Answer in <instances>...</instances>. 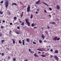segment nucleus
I'll return each mask as SVG.
<instances>
[{"label":"nucleus","mask_w":61,"mask_h":61,"mask_svg":"<svg viewBox=\"0 0 61 61\" xmlns=\"http://www.w3.org/2000/svg\"><path fill=\"white\" fill-rule=\"evenodd\" d=\"M49 17H51V15H49Z\"/></svg>","instance_id":"44"},{"label":"nucleus","mask_w":61,"mask_h":61,"mask_svg":"<svg viewBox=\"0 0 61 61\" xmlns=\"http://www.w3.org/2000/svg\"><path fill=\"white\" fill-rule=\"evenodd\" d=\"M21 25H23V26H24V22H22L21 24Z\"/></svg>","instance_id":"20"},{"label":"nucleus","mask_w":61,"mask_h":61,"mask_svg":"<svg viewBox=\"0 0 61 61\" xmlns=\"http://www.w3.org/2000/svg\"><path fill=\"white\" fill-rule=\"evenodd\" d=\"M12 40L13 41V44H15V41H14V39H12Z\"/></svg>","instance_id":"15"},{"label":"nucleus","mask_w":61,"mask_h":61,"mask_svg":"<svg viewBox=\"0 0 61 61\" xmlns=\"http://www.w3.org/2000/svg\"><path fill=\"white\" fill-rule=\"evenodd\" d=\"M44 12L46 13H47V12H46V10H44Z\"/></svg>","instance_id":"32"},{"label":"nucleus","mask_w":61,"mask_h":61,"mask_svg":"<svg viewBox=\"0 0 61 61\" xmlns=\"http://www.w3.org/2000/svg\"><path fill=\"white\" fill-rule=\"evenodd\" d=\"M50 24H51V22H50Z\"/></svg>","instance_id":"62"},{"label":"nucleus","mask_w":61,"mask_h":61,"mask_svg":"<svg viewBox=\"0 0 61 61\" xmlns=\"http://www.w3.org/2000/svg\"><path fill=\"white\" fill-rule=\"evenodd\" d=\"M60 38H57V40L58 41L59 40H60Z\"/></svg>","instance_id":"26"},{"label":"nucleus","mask_w":61,"mask_h":61,"mask_svg":"<svg viewBox=\"0 0 61 61\" xmlns=\"http://www.w3.org/2000/svg\"><path fill=\"white\" fill-rule=\"evenodd\" d=\"M38 53H41V52H40V51H39Z\"/></svg>","instance_id":"57"},{"label":"nucleus","mask_w":61,"mask_h":61,"mask_svg":"<svg viewBox=\"0 0 61 61\" xmlns=\"http://www.w3.org/2000/svg\"><path fill=\"white\" fill-rule=\"evenodd\" d=\"M42 3L43 4H44V5H47V6H48V5L47 4L45 3V2H42Z\"/></svg>","instance_id":"9"},{"label":"nucleus","mask_w":61,"mask_h":61,"mask_svg":"<svg viewBox=\"0 0 61 61\" xmlns=\"http://www.w3.org/2000/svg\"><path fill=\"white\" fill-rule=\"evenodd\" d=\"M33 43L34 44H36V42L34 41H33Z\"/></svg>","instance_id":"29"},{"label":"nucleus","mask_w":61,"mask_h":61,"mask_svg":"<svg viewBox=\"0 0 61 61\" xmlns=\"http://www.w3.org/2000/svg\"><path fill=\"white\" fill-rule=\"evenodd\" d=\"M4 54L3 53H2V56H4Z\"/></svg>","instance_id":"36"},{"label":"nucleus","mask_w":61,"mask_h":61,"mask_svg":"<svg viewBox=\"0 0 61 61\" xmlns=\"http://www.w3.org/2000/svg\"><path fill=\"white\" fill-rule=\"evenodd\" d=\"M24 61H27V60H24Z\"/></svg>","instance_id":"55"},{"label":"nucleus","mask_w":61,"mask_h":61,"mask_svg":"<svg viewBox=\"0 0 61 61\" xmlns=\"http://www.w3.org/2000/svg\"><path fill=\"white\" fill-rule=\"evenodd\" d=\"M37 28L36 27H33V28Z\"/></svg>","instance_id":"49"},{"label":"nucleus","mask_w":61,"mask_h":61,"mask_svg":"<svg viewBox=\"0 0 61 61\" xmlns=\"http://www.w3.org/2000/svg\"><path fill=\"white\" fill-rule=\"evenodd\" d=\"M4 42H5V40H2L1 41V43L3 44Z\"/></svg>","instance_id":"24"},{"label":"nucleus","mask_w":61,"mask_h":61,"mask_svg":"<svg viewBox=\"0 0 61 61\" xmlns=\"http://www.w3.org/2000/svg\"><path fill=\"white\" fill-rule=\"evenodd\" d=\"M48 47H51V46L50 45L49 46H48Z\"/></svg>","instance_id":"59"},{"label":"nucleus","mask_w":61,"mask_h":61,"mask_svg":"<svg viewBox=\"0 0 61 61\" xmlns=\"http://www.w3.org/2000/svg\"><path fill=\"white\" fill-rule=\"evenodd\" d=\"M50 57L51 58H52V57H53V56L52 55H50Z\"/></svg>","instance_id":"39"},{"label":"nucleus","mask_w":61,"mask_h":61,"mask_svg":"<svg viewBox=\"0 0 61 61\" xmlns=\"http://www.w3.org/2000/svg\"><path fill=\"white\" fill-rule=\"evenodd\" d=\"M8 59H10V57L9 56H8Z\"/></svg>","instance_id":"45"},{"label":"nucleus","mask_w":61,"mask_h":61,"mask_svg":"<svg viewBox=\"0 0 61 61\" xmlns=\"http://www.w3.org/2000/svg\"><path fill=\"white\" fill-rule=\"evenodd\" d=\"M14 5H16L17 4H16V3H15Z\"/></svg>","instance_id":"56"},{"label":"nucleus","mask_w":61,"mask_h":61,"mask_svg":"<svg viewBox=\"0 0 61 61\" xmlns=\"http://www.w3.org/2000/svg\"><path fill=\"white\" fill-rule=\"evenodd\" d=\"M47 50H49V49H47Z\"/></svg>","instance_id":"63"},{"label":"nucleus","mask_w":61,"mask_h":61,"mask_svg":"<svg viewBox=\"0 0 61 61\" xmlns=\"http://www.w3.org/2000/svg\"><path fill=\"white\" fill-rule=\"evenodd\" d=\"M3 28H4V26H2L1 27V29H2Z\"/></svg>","instance_id":"47"},{"label":"nucleus","mask_w":61,"mask_h":61,"mask_svg":"<svg viewBox=\"0 0 61 61\" xmlns=\"http://www.w3.org/2000/svg\"><path fill=\"white\" fill-rule=\"evenodd\" d=\"M17 19V17H14V20H16V19Z\"/></svg>","instance_id":"21"},{"label":"nucleus","mask_w":61,"mask_h":61,"mask_svg":"<svg viewBox=\"0 0 61 61\" xmlns=\"http://www.w3.org/2000/svg\"><path fill=\"white\" fill-rule=\"evenodd\" d=\"M57 39V37L56 36L53 39V41H56Z\"/></svg>","instance_id":"4"},{"label":"nucleus","mask_w":61,"mask_h":61,"mask_svg":"<svg viewBox=\"0 0 61 61\" xmlns=\"http://www.w3.org/2000/svg\"><path fill=\"white\" fill-rule=\"evenodd\" d=\"M30 52V53H31L32 54H34V52L32 51H31Z\"/></svg>","instance_id":"19"},{"label":"nucleus","mask_w":61,"mask_h":61,"mask_svg":"<svg viewBox=\"0 0 61 61\" xmlns=\"http://www.w3.org/2000/svg\"><path fill=\"white\" fill-rule=\"evenodd\" d=\"M44 53H45V52H43L42 53V54H44Z\"/></svg>","instance_id":"52"},{"label":"nucleus","mask_w":61,"mask_h":61,"mask_svg":"<svg viewBox=\"0 0 61 61\" xmlns=\"http://www.w3.org/2000/svg\"><path fill=\"white\" fill-rule=\"evenodd\" d=\"M11 32H12V31H11V30L9 32V34L10 35H11Z\"/></svg>","instance_id":"30"},{"label":"nucleus","mask_w":61,"mask_h":61,"mask_svg":"<svg viewBox=\"0 0 61 61\" xmlns=\"http://www.w3.org/2000/svg\"><path fill=\"white\" fill-rule=\"evenodd\" d=\"M20 23H22V21H20Z\"/></svg>","instance_id":"61"},{"label":"nucleus","mask_w":61,"mask_h":61,"mask_svg":"<svg viewBox=\"0 0 61 61\" xmlns=\"http://www.w3.org/2000/svg\"><path fill=\"white\" fill-rule=\"evenodd\" d=\"M54 58H55L56 59V60H57L58 59V57L56 56H54Z\"/></svg>","instance_id":"6"},{"label":"nucleus","mask_w":61,"mask_h":61,"mask_svg":"<svg viewBox=\"0 0 61 61\" xmlns=\"http://www.w3.org/2000/svg\"><path fill=\"white\" fill-rule=\"evenodd\" d=\"M30 5H28V7L27 8V12L29 13L30 12Z\"/></svg>","instance_id":"3"},{"label":"nucleus","mask_w":61,"mask_h":61,"mask_svg":"<svg viewBox=\"0 0 61 61\" xmlns=\"http://www.w3.org/2000/svg\"><path fill=\"white\" fill-rule=\"evenodd\" d=\"M15 3H13L12 4V5H15Z\"/></svg>","instance_id":"54"},{"label":"nucleus","mask_w":61,"mask_h":61,"mask_svg":"<svg viewBox=\"0 0 61 61\" xmlns=\"http://www.w3.org/2000/svg\"><path fill=\"white\" fill-rule=\"evenodd\" d=\"M45 32L46 34H47L48 33V32L47 31H45Z\"/></svg>","instance_id":"25"},{"label":"nucleus","mask_w":61,"mask_h":61,"mask_svg":"<svg viewBox=\"0 0 61 61\" xmlns=\"http://www.w3.org/2000/svg\"><path fill=\"white\" fill-rule=\"evenodd\" d=\"M26 41L27 42H29V41H30V40H29V39H28V38H26Z\"/></svg>","instance_id":"14"},{"label":"nucleus","mask_w":61,"mask_h":61,"mask_svg":"<svg viewBox=\"0 0 61 61\" xmlns=\"http://www.w3.org/2000/svg\"><path fill=\"white\" fill-rule=\"evenodd\" d=\"M8 0H6V2H5V6L6 8H7L8 6V4H9L8 1Z\"/></svg>","instance_id":"1"},{"label":"nucleus","mask_w":61,"mask_h":61,"mask_svg":"<svg viewBox=\"0 0 61 61\" xmlns=\"http://www.w3.org/2000/svg\"><path fill=\"white\" fill-rule=\"evenodd\" d=\"M34 25H35V24L34 23H33L31 24V26L32 27H33Z\"/></svg>","instance_id":"18"},{"label":"nucleus","mask_w":61,"mask_h":61,"mask_svg":"<svg viewBox=\"0 0 61 61\" xmlns=\"http://www.w3.org/2000/svg\"><path fill=\"white\" fill-rule=\"evenodd\" d=\"M22 45H25V40H22Z\"/></svg>","instance_id":"10"},{"label":"nucleus","mask_w":61,"mask_h":61,"mask_svg":"<svg viewBox=\"0 0 61 61\" xmlns=\"http://www.w3.org/2000/svg\"><path fill=\"white\" fill-rule=\"evenodd\" d=\"M29 52H30L31 51V49H29Z\"/></svg>","instance_id":"42"},{"label":"nucleus","mask_w":61,"mask_h":61,"mask_svg":"<svg viewBox=\"0 0 61 61\" xmlns=\"http://www.w3.org/2000/svg\"><path fill=\"white\" fill-rule=\"evenodd\" d=\"M41 37L42 38L44 39H45V36H44V35L42 34L41 36Z\"/></svg>","instance_id":"8"},{"label":"nucleus","mask_w":61,"mask_h":61,"mask_svg":"<svg viewBox=\"0 0 61 61\" xmlns=\"http://www.w3.org/2000/svg\"><path fill=\"white\" fill-rule=\"evenodd\" d=\"M17 29H20V27H19V26H18V27H17Z\"/></svg>","instance_id":"37"},{"label":"nucleus","mask_w":61,"mask_h":61,"mask_svg":"<svg viewBox=\"0 0 61 61\" xmlns=\"http://www.w3.org/2000/svg\"><path fill=\"white\" fill-rule=\"evenodd\" d=\"M34 56L35 57H38V56L37 55H36V54L35 53L34 54Z\"/></svg>","instance_id":"12"},{"label":"nucleus","mask_w":61,"mask_h":61,"mask_svg":"<svg viewBox=\"0 0 61 61\" xmlns=\"http://www.w3.org/2000/svg\"><path fill=\"white\" fill-rule=\"evenodd\" d=\"M44 42H45V43H46V40H44Z\"/></svg>","instance_id":"46"},{"label":"nucleus","mask_w":61,"mask_h":61,"mask_svg":"<svg viewBox=\"0 0 61 61\" xmlns=\"http://www.w3.org/2000/svg\"><path fill=\"white\" fill-rule=\"evenodd\" d=\"M33 15L32 14H31L30 16V18H31V19H32V18H33Z\"/></svg>","instance_id":"17"},{"label":"nucleus","mask_w":61,"mask_h":61,"mask_svg":"<svg viewBox=\"0 0 61 61\" xmlns=\"http://www.w3.org/2000/svg\"><path fill=\"white\" fill-rule=\"evenodd\" d=\"M39 42L40 43H42V41L41 40H39Z\"/></svg>","instance_id":"23"},{"label":"nucleus","mask_w":61,"mask_h":61,"mask_svg":"<svg viewBox=\"0 0 61 61\" xmlns=\"http://www.w3.org/2000/svg\"><path fill=\"white\" fill-rule=\"evenodd\" d=\"M35 6L36 7H37V5H35Z\"/></svg>","instance_id":"60"},{"label":"nucleus","mask_w":61,"mask_h":61,"mask_svg":"<svg viewBox=\"0 0 61 61\" xmlns=\"http://www.w3.org/2000/svg\"><path fill=\"white\" fill-rule=\"evenodd\" d=\"M41 56L42 57H46V55H41Z\"/></svg>","instance_id":"13"},{"label":"nucleus","mask_w":61,"mask_h":61,"mask_svg":"<svg viewBox=\"0 0 61 61\" xmlns=\"http://www.w3.org/2000/svg\"><path fill=\"white\" fill-rule=\"evenodd\" d=\"M54 53L55 54H57V53H58V50H57L55 51Z\"/></svg>","instance_id":"11"},{"label":"nucleus","mask_w":61,"mask_h":61,"mask_svg":"<svg viewBox=\"0 0 61 61\" xmlns=\"http://www.w3.org/2000/svg\"><path fill=\"white\" fill-rule=\"evenodd\" d=\"M19 20L20 21H21V20H20V19H19Z\"/></svg>","instance_id":"64"},{"label":"nucleus","mask_w":61,"mask_h":61,"mask_svg":"<svg viewBox=\"0 0 61 61\" xmlns=\"http://www.w3.org/2000/svg\"><path fill=\"white\" fill-rule=\"evenodd\" d=\"M50 50L51 52H53V51L52 49H51Z\"/></svg>","instance_id":"38"},{"label":"nucleus","mask_w":61,"mask_h":61,"mask_svg":"<svg viewBox=\"0 0 61 61\" xmlns=\"http://www.w3.org/2000/svg\"><path fill=\"white\" fill-rule=\"evenodd\" d=\"M25 21H26V23H27L28 26H29L30 25V22L28 21V20L27 19L25 20Z\"/></svg>","instance_id":"2"},{"label":"nucleus","mask_w":61,"mask_h":61,"mask_svg":"<svg viewBox=\"0 0 61 61\" xmlns=\"http://www.w3.org/2000/svg\"><path fill=\"white\" fill-rule=\"evenodd\" d=\"M47 28L48 29H49L50 28V27H49V26H47Z\"/></svg>","instance_id":"40"},{"label":"nucleus","mask_w":61,"mask_h":61,"mask_svg":"<svg viewBox=\"0 0 61 61\" xmlns=\"http://www.w3.org/2000/svg\"><path fill=\"white\" fill-rule=\"evenodd\" d=\"M0 14H3V12L0 10Z\"/></svg>","instance_id":"27"},{"label":"nucleus","mask_w":61,"mask_h":61,"mask_svg":"<svg viewBox=\"0 0 61 61\" xmlns=\"http://www.w3.org/2000/svg\"><path fill=\"white\" fill-rule=\"evenodd\" d=\"M2 22H3V23H5V20H3L2 21Z\"/></svg>","instance_id":"50"},{"label":"nucleus","mask_w":61,"mask_h":61,"mask_svg":"<svg viewBox=\"0 0 61 61\" xmlns=\"http://www.w3.org/2000/svg\"><path fill=\"white\" fill-rule=\"evenodd\" d=\"M51 23L52 24H55V23L54 22H51Z\"/></svg>","instance_id":"35"},{"label":"nucleus","mask_w":61,"mask_h":61,"mask_svg":"<svg viewBox=\"0 0 61 61\" xmlns=\"http://www.w3.org/2000/svg\"><path fill=\"white\" fill-rule=\"evenodd\" d=\"M23 12H22L21 14V17H23Z\"/></svg>","instance_id":"16"},{"label":"nucleus","mask_w":61,"mask_h":61,"mask_svg":"<svg viewBox=\"0 0 61 61\" xmlns=\"http://www.w3.org/2000/svg\"><path fill=\"white\" fill-rule=\"evenodd\" d=\"M49 10H51H51H52V9L51 8H50L49 9Z\"/></svg>","instance_id":"48"},{"label":"nucleus","mask_w":61,"mask_h":61,"mask_svg":"<svg viewBox=\"0 0 61 61\" xmlns=\"http://www.w3.org/2000/svg\"><path fill=\"white\" fill-rule=\"evenodd\" d=\"M39 50V51H42L39 49H38L37 50Z\"/></svg>","instance_id":"43"},{"label":"nucleus","mask_w":61,"mask_h":61,"mask_svg":"<svg viewBox=\"0 0 61 61\" xmlns=\"http://www.w3.org/2000/svg\"><path fill=\"white\" fill-rule=\"evenodd\" d=\"M36 14H38V12H37V11L36 12Z\"/></svg>","instance_id":"53"},{"label":"nucleus","mask_w":61,"mask_h":61,"mask_svg":"<svg viewBox=\"0 0 61 61\" xmlns=\"http://www.w3.org/2000/svg\"><path fill=\"white\" fill-rule=\"evenodd\" d=\"M3 3H4V1H1L0 2V3H1V4H3Z\"/></svg>","instance_id":"31"},{"label":"nucleus","mask_w":61,"mask_h":61,"mask_svg":"<svg viewBox=\"0 0 61 61\" xmlns=\"http://www.w3.org/2000/svg\"><path fill=\"white\" fill-rule=\"evenodd\" d=\"M41 29L42 30H43L44 29V27H42Z\"/></svg>","instance_id":"51"},{"label":"nucleus","mask_w":61,"mask_h":61,"mask_svg":"<svg viewBox=\"0 0 61 61\" xmlns=\"http://www.w3.org/2000/svg\"><path fill=\"white\" fill-rule=\"evenodd\" d=\"M10 25H13V24L12 23H10Z\"/></svg>","instance_id":"41"},{"label":"nucleus","mask_w":61,"mask_h":61,"mask_svg":"<svg viewBox=\"0 0 61 61\" xmlns=\"http://www.w3.org/2000/svg\"><path fill=\"white\" fill-rule=\"evenodd\" d=\"M19 43L20 44H22V42L21 41V40H19Z\"/></svg>","instance_id":"22"},{"label":"nucleus","mask_w":61,"mask_h":61,"mask_svg":"<svg viewBox=\"0 0 61 61\" xmlns=\"http://www.w3.org/2000/svg\"><path fill=\"white\" fill-rule=\"evenodd\" d=\"M13 61H15V58H13Z\"/></svg>","instance_id":"34"},{"label":"nucleus","mask_w":61,"mask_h":61,"mask_svg":"<svg viewBox=\"0 0 61 61\" xmlns=\"http://www.w3.org/2000/svg\"><path fill=\"white\" fill-rule=\"evenodd\" d=\"M39 10H40V9H37V11H39Z\"/></svg>","instance_id":"33"},{"label":"nucleus","mask_w":61,"mask_h":61,"mask_svg":"<svg viewBox=\"0 0 61 61\" xmlns=\"http://www.w3.org/2000/svg\"><path fill=\"white\" fill-rule=\"evenodd\" d=\"M1 20H0V24H1Z\"/></svg>","instance_id":"58"},{"label":"nucleus","mask_w":61,"mask_h":61,"mask_svg":"<svg viewBox=\"0 0 61 61\" xmlns=\"http://www.w3.org/2000/svg\"><path fill=\"white\" fill-rule=\"evenodd\" d=\"M57 8L58 10H59L60 9V7L58 5H57Z\"/></svg>","instance_id":"7"},{"label":"nucleus","mask_w":61,"mask_h":61,"mask_svg":"<svg viewBox=\"0 0 61 61\" xmlns=\"http://www.w3.org/2000/svg\"><path fill=\"white\" fill-rule=\"evenodd\" d=\"M16 33L18 35H19V32H16Z\"/></svg>","instance_id":"28"},{"label":"nucleus","mask_w":61,"mask_h":61,"mask_svg":"<svg viewBox=\"0 0 61 61\" xmlns=\"http://www.w3.org/2000/svg\"><path fill=\"white\" fill-rule=\"evenodd\" d=\"M40 2V0H39L38 1H37L36 2V5H38Z\"/></svg>","instance_id":"5"}]
</instances>
